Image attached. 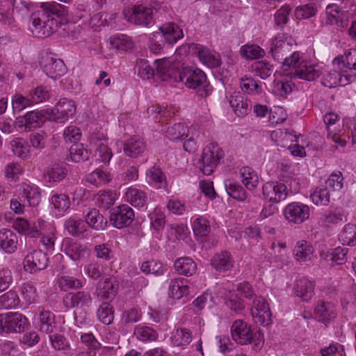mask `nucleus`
I'll return each mask as SVG.
<instances>
[{
  "instance_id": "f257e3e1",
  "label": "nucleus",
  "mask_w": 356,
  "mask_h": 356,
  "mask_svg": "<svg viewBox=\"0 0 356 356\" xmlns=\"http://www.w3.org/2000/svg\"><path fill=\"white\" fill-rule=\"evenodd\" d=\"M233 340L240 345L253 344L254 349L260 350L264 344V335L259 331L253 332L243 320H236L231 326Z\"/></svg>"
},
{
  "instance_id": "f03ea898",
  "label": "nucleus",
  "mask_w": 356,
  "mask_h": 356,
  "mask_svg": "<svg viewBox=\"0 0 356 356\" xmlns=\"http://www.w3.org/2000/svg\"><path fill=\"white\" fill-rule=\"evenodd\" d=\"M40 10L37 13H33L30 17L29 29L32 33L38 37L37 31L39 28H44V20L47 17L56 15L57 17H65L67 14V8L56 1H49L42 3L40 6Z\"/></svg>"
},
{
  "instance_id": "7ed1b4c3",
  "label": "nucleus",
  "mask_w": 356,
  "mask_h": 356,
  "mask_svg": "<svg viewBox=\"0 0 356 356\" xmlns=\"http://www.w3.org/2000/svg\"><path fill=\"white\" fill-rule=\"evenodd\" d=\"M178 81L182 82L187 88H199V95L207 97L212 90V86L207 82L205 73L200 69H191L185 67L180 71Z\"/></svg>"
},
{
  "instance_id": "20e7f679",
  "label": "nucleus",
  "mask_w": 356,
  "mask_h": 356,
  "mask_svg": "<svg viewBox=\"0 0 356 356\" xmlns=\"http://www.w3.org/2000/svg\"><path fill=\"white\" fill-rule=\"evenodd\" d=\"M283 60L282 68L284 71L291 68L295 70V72L293 73V77L310 81L315 80L321 75L320 71L316 70L314 66L303 65V60L299 51L293 52Z\"/></svg>"
},
{
  "instance_id": "39448f33",
  "label": "nucleus",
  "mask_w": 356,
  "mask_h": 356,
  "mask_svg": "<svg viewBox=\"0 0 356 356\" xmlns=\"http://www.w3.org/2000/svg\"><path fill=\"white\" fill-rule=\"evenodd\" d=\"M223 156L222 149L216 143H210L203 149L200 160V169L204 175H211Z\"/></svg>"
},
{
  "instance_id": "423d86ee",
  "label": "nucleus",
  "mask_w": 356,
  "mask_h": 356,
  "mask_svg": "<svg viewBox=\"0 0 356 356\" xmlns=\"http://www.w3.org/2000/svg\"><path fill=\"white\" fill-rule=\"evenodd\" d=\"M156 9L146 3H136L129 10L128 21L136 25L149 26L154 24Z\"/></svg>"
},
{
  "instance_id": "0eeeda50",
  "label": "nucleus",
  "mask_w": 356,
  "mask_h": 356,
  "mask_svg": "<svg viewBox=\"0 0 356 356\" xmlns=\"http://www.w3.org/2000/svg\"><path fill=\"white\" fill-rule=\"evenodd\" d=\"M28 325L25 316L17 312L0 314V333L21 332Z\"/></svg>"
},
{
  "instance_id": "6e6552de",
  "label": "nucleus",
  "mask_w": 356,
  "mask_h": 356,
  "mask_svg": "<svg viewBox=\"0 0 356 356\" xmlns=\"http://www.w3.org/2000/svg\"><path fill=\"white\" fill-rule=\"evenodd\" d=\"M262 195L266 200L277 204L286 199L289 190L285 184L281 181H270L263 185Z\"/></svg>"
},
{
  "instance_id": "1a4fd4ad",
  "label": "nucleus",
  "mask_w": 356,
  "mask_h": 356,
  "mask_svg": "<svg viewBox=\"0 0 356 356\" xmlns=\"http://www.w3.org/2000/svg\"><path fill=\"white\" fill-rule=\"evenodd\" d=\"M76 110V106L73 100L63 98L51 110L49 118L51 121L65 122L75 114Z\"/></svg>"
},
{
  "instance_id": "9d476101",
  "label": "nucleus",
  "mask_w": 356,
  "mask_h": 356,
  "mask_svg": "<svg viewBox=\"0 0 356 356\" xmlns=\"http://www.w3.org/2000/svg\"><path fill=\"white\" fill-rule=\"evenodd\" d=\"M134 218V210L127 204H121L112 209L110 221L115 227L122 229L129 226Z\"/></svg>"
},
{
  "instance_id": "9b49d317",
  "label": "nucleus",
  "mask_w": 356,
  "mask_h": 356,
  "mask_svg": "<svg viewBox=\"0 0 356 356\" xmlns=\"http://www.w3.org/2000/svg\"><path fill=\"white\" fill-rule=\"evenodd\" d=\"M283 212L289 222L301 224L309 218L310 209L307 204L294 202L288 204Z\"/></svg>"
},
{
  "instance_id": "f8f14e48",
  "label": "nucleus",
  "mask_w": 356,
  "mask_h": 356,
  "mask_svg": "<svg viewBox=\"0 0 356 356\" xmlns=\"http://www.w3.org/2000/svg\"><path fill=\"white\" fill-rule=\"evenodd\" d=\"M40 65L45 74L54 79L60 77L66 72V66L63 61L51 54H47L42 58Z\"/></svg>"
},
{
  "instance_id": "ddd939ff",
  "label": "nucleus",
  "mask_w": 356,
  "mask_h": 356,
  "mask_svg": "<svg viewBox=\"0 0 356 356\" xmlns=\"http://www.w3.org/2000/svg\"><path fill=\"white\" fill-rule=\"evenodd\" d=\"M251 314L257 324L268 325L271 323L269 305L263 297H255L252 300Z\"/></svg>"
},
{
  "instance_id": "4468645a",
  "label": "nucleus",
  "mask_w": 356,
  "mask_h": 356,
  "mask_svg": "<svg viewBox=\"0 0 356 356\" xmlns=\"http://www.w3.org/2000/svg\"><path fill=\"white\" fill-rule=\"evenodd\" d=\"M49 258L42 250H33L29 253L24 259V270L31 273L43 270L48 266Z\"/></svg>"
},
{
  "instance_id": "2eb2a0df",
  "label": "nucleus",
  "mask_w": 356,
  "mask_h": 356,
  "mask_svg": "<svg viewBox=\"0 0 356 356\" xmlns=\"http://www.w3.org/2000/svg\"><path fill=\"white\" fill-rule=\"evenodd\" d=\"M156 63V76L161 81H166L172 80L178 81L180 76V71L175 64L170 60L162 59L155 61Z\"/></svg>"
},
{
  "instance_id": "dca6fc26",
  "label": "nucleus",
  "mask_w": 356,
  "mask_h": 356,
  "mask_svg": "<svg viewBox=\"0 0 356 356\" xmlns=\"http://www.w3.org/2000/svg\"><path fill=\"white\" fill-rule=\"evenodd\" d=\"M287 35L282 33L272 40L270 54L275 60H282L291 51V44L287 41Z\"/></svg>"
},
{
  "instance_id": "f3484780",
  "label": "nucleus",
  "mask_w": 356,
  "mask_h": 356,
  "mask_svg": "<svg viewBox=\"0 0 356 356\" xmlns=\"http://www.w3.org/2000/svg\"><path fill=\"white\" fill-rule=\"evenodd\" d=\"M119 289V282L114 276H109L99 282L97 293L103 299H113Z\"/></svg>"
},
{
  "instance_id": "a211bd4d",
  "label": "nucleus",
  "mask_w": 356,
  "mask_h": 356,
  "mask_svg": "<svg viewBox=\"0 0 356 356\" xmlns=\"http://www.w3.org/2000/svg\"><path fill=\"white\" fill-rule=\"evenodd\" d=\"M314 315L316 319L326 324L336 318V307L330 302L318 300L314 309Z\"/></svg>"
},
{
  "instance_id": "6ab92c4d",
  "label": "nucleus",
  "mask_w": 356,
  "mask_h": 356,
  "mask_svg": "<svg viewBox=\"0 0 356 356\" xmlns=\"http://www.w3.org/2000/svg\"><path fill=\"white\" fill-rule=\"evenodd\" d=\"M44 120V115L42 111H33L17 118V123L19 127H24V131H29L32 129L42 126Z\"/></svg>"
},
{
  "instance_id": "aec40b11",
  "label": "nucleus",
  "mask_w": 356,
  "mask_h": 356,
  "mask_svg": "<svg viewBox=\"0 0 356 356\" xmlns=\"http://www.w3.org/2000/svg\"><path fill=\"white\" fill-rule=\"evenodd\" d=\"M92 303L89 292L80 291L76 293H68L63 298V304L67 308L88 307Z\"/></svg>"
},
{
  "instance_id": "412c9836",
  "label": "nucleus",
  "mask_w": 356,
  "mask_h": 356,
  "mask_svg": "<svg viewBox=\"0 0 356 356\" xmlns=\"http://www.w3.org/2000/svg\"><path fill=\"white\" fill-rule=\"evenodd\" d=\"M355 78V76L351 74L342 75L339 72L332 70L323 76L321 82L324 86L331 88L338 86H346L353 81Z\"/></svg>"
},
{
  "instance_id": "4be33fe9",
  "label": "nucleus",
  "mask_w": 356,
  "mask_h": 356,
  "mask_svg": "<svg viewBox=\"0 0 356 356\" xmlns=\"http://www.w3.org/2000/svg\"><path fill=\"white\" fill-rule=\"evenodd\" d=\"M229 104L238 117L247 115L251 111V102L240 92H234L229 98Z\"/></svg>"
},
{
  "instance_id": "5701e85b",
  "label": "nucleus",
  "mask_w": 356,
  "mask_h": 356,
  "mask_svg": "<svg viewBox=\"0 0 356 356\" xmlns=\"http://www.w3.org/2000/svg\"><path fill=\"white\" fill-rule=\"evenodd\" d=\"M146 149V144L143 138L133 136L123 143V151L125 155L137 158Z\"/></svg>"
},
{
  "instance_id": "b1692460",
  "label": "nucleus",
  "mask_w": 356,
  "mask_h": 356,
  "mask_svg": "<svg viewBox=\"0 0 356 356\" xmlns=\"http://www.w3.org/2000/svg\"><path fill=\"white\" fill-rule=\"evenodd\" d=\"M18 245L17 235L10 229L0 230V247L8 254H12L17 250Z\"/></svg>"
},
{
  "instance_id": "393cba45",
  "label": "nucleus",
  "mask_w": 356,
  "mask_h": 356,
  "mask_svg": "<svg viewBox=\"0 0 356 356\" xmlns=\"http://www.w3.org/2000/svg\"><path fill=\"white\" fill-rule=\"evenodd\" d=\"M315 284L306 277L300 278L296 281L294 291L297 296L303 301H308L314 294Z\"/></svg>"
},
{
  "instance_id": "a878e982",
  "label": "nucleus",
  "mask_w": 356,
  "mask_h": 356,
  "mask_svg": "<svg viewBox=\"0 0 356 356\" xmlns=\"http://www.w3.org/2000/svg\"><path fill=\"white\" fill-rule=\"evenodd\" d=\"M159 32L165 40L169 44H174L183 38L184 34L180 27L174 22L163 24L159 28Z\"/></svg>"
},
{
  "instance_id": "bb28decb",
  "label": "nucleus",
  "mask_w": 356,
  "mask_h": 356,
  "mask_svg": "<svg viewBox=\"0 0 356 356\" xmlns=\"http://www.w3.org/2000/svg\"><path fill=\"white\" fill-rule=\"evenodd\" d=\"M20 189L22 190L21 197L24 198V200L26 201L29 206L35 207L39 204L40 193L38 186L29 183H22L20 184Z\"/></svg>"
},
{
  "instance_id": "cd10ccee",
  "label": "nucleus",
  "mask_w": 356,
  "mask_h": 356,
  "mask_svg": "<svg viewBox=\"0 0 356 356\" xmlns=\"http://www.w3.org/2000/svg\"><path fill=\"white\" fill-rule=\"evenodd\" d=\"M314 248L310 243L301 240L297 242L293 252L295 259L299 262L310 261L313 257Z\"/></svg>"
},
{
  "instance_id": "c85d7f7f",
  "label": "nucleus",
  "mask_w": 356,
  "mask_h": 356,
  "mask_svg": "<svg viewBox=\"0 0 356 356\" xmlns=\"http://www.w3.org/2000/svg\"><path fill=\"white\" fill-rule=\"evenodd\" d=\"M234 261L228 251L216 254L211 259L212 266L218 271H227L234 266Z\"/></svg>"
},
{
  "instance_id": "c756f323",
  "label": "nucleus",
  "mask_w": 356,
  "mask_h": 356,
  "mask_svg": "<svg viewBox=\"0 0 356 356\" xmlns=\"http://www.w3.org/2000/svg\"><path fill=\"white\" fill-rule=\"evenodd\" d=\"M124 198L132 206L138 208L145 207L148 201V197L143 191L134 187L127 188Z\"/></svg>"
},
{
  "instance_id": "7c9ffc66",
  "label": "nucleus",
  "mask_w": 356,
  "mask_h": 356,
  "mask_svg": "<svg viewBox=\"0 0 356 356\" xmlns=\"http://www.w3.org/2000/svg\"><path fill=\"white\" fill-rule=\"evenodd\" d=\"M188 281L183 278H176L170 281L169 296L174 299H181L189 293Z\"/></svg>"
},
{
  "instance_id": "2f4dec72",
  "label": "nucleus",
  "mask_w": 356,
  "mask_h": 356,
  "mask_svg": "<svg viewBox=\"0 0 356 356\" xmlns=\"http://www.w3.org/2000/svg\"><path fill=\"white\" fill-rule=\"evenodd\" d=\"M344 212L339 209L325 211L318 220V224L324 227H330L343 221Z\"/></svg>"
},
{
  "instance_id": "473e14b6",
  "label": "nucleus",
  "mask_w": 356,
  "mask_h": 356,
  "mask_svg": "<svg viewBox=\"0 0 356 356\" xmlns=\"http://www.w3.org/2000/svg\"><path fill=\"white\" fill-rule=\"evenodd\" d=\"M63 247L65 254L74 261L83 258L86 252V247L84 245L71 240L65 241Z\"/></svg>"
},
{
  "instance_id": "72a5a7b5",
  "label": "nucleus",
  "mask_w": 356,
  "mask_h": 356,
  "mask_svg": "<svg viewBox=\"0 0 356 356\" xmlns=\"http://www.w3.org/2000/svg\"><path fill=\"white\" fill-rule=\"evenodd\" d=\"M146 177L148 182L156 188L165 189L168 186L165 177L161 168L152 166L147 170Z\"/></svg>"
},
{
  "instance_id": "f704fd0d",
  "label": "nucleus",
  "mask_w": 356,
  "mask_h": 356,
  "mask_svg": "<svg viewBox=\"0 0 356 356\" xmlns=\"http://www.w3.org/2000/svg\"><path fill=\"white\" fill-rule=\"evenodd\" d=\"M198 56L200 61L210 68L218 67L221 64L219 54L208 48L204 47L199 49Z\"/></svg>"
},
{
  "instance_id": "c9c22d12",
  "label": "nucleus",
  "mask_w": 356,
  "mask_h": 356,
  "mask_svg": "<svg viewBox=\"0 0 356 356\" xmlns=\"http://www.w3.org/2000/svg\"><path fill=\"white\" fill-rule=\"evenodd\" d=\"M61 17L56 15L47 17L43 29L40 27L39 31H37L38 38H47L56 32L61 24Z\"/></svg>"
},
{
  "instance_id": "e433bc0d",
  "label": "nucleus",
  "mask_w": 356,
  "mask_h": 356,
  "mask_svg": "<svg viewBox=\"0 0 356 356\" xmlns=\"http://www.w3.org/2000/svg\"><path fill=\"white\" fill-rule=\"evenodd\" d=\"M29 145L22 138H16L10 142V149L16 156L26 160L30 157Z\"/></svg>"
},
{
  "instance_id": "4c0bfd02",
  "label": "nucleus",
  "mask_w": 356,
  "mask_h": 356,
  "mask_svg": "<svg viewBox=\"0 0 356 356\" xmlns=\"http://www.w3.org/2000/svg\"><path fill=\"white\" fill-rule=\"evenodd\" d=\"M67 173L65 163H54L46 170L44 177L49 181H60L65 177Z\"/></svg>"
},
{
  "instance_id": "58836bf2",
  "label": "nucleus",
  "mask_w": 356,
  "mask_h": 356,
  "mask_svg": "<svg viewBox=\"0 0 356 356\" xmlns=\"http://www.w3.org/2000/svg\"><path fill=\"white\" fill-rule=\"evenodd\" d=\"M241 181L248 190L254 189L259 184L257 172L248 166L243 167L239 172Z\"/></svg>"
},
{
  "instance_id": "ea45409f",
  "label": "nucleus",
  "mask_w": 356,
  "mask_h": 356,
  "mask_svg": "<svg viewBox=\"0 0 356 356\" xmlns=\"http://www.w3.org/2000/svg\"><path fill=\"white\" fill-rule=\"evenodd\" d=\"M174 266L179 274L186 276L193 275L197 270L196 264L189 257L177 259L175 262Z\"/></svg>"
},
{
  "instance_id": "a19ab883",
  "label": "nucleus",
  "mask_w": 356,
  "mask_h": 356,
  "mask_svg": "<svg viewBox=\"0 0 356 356\" xmlns=\"http://www.w3.org/2000/svg\"><path fill=\"white\" fill-rule=\"evenodd\" d=\"M225 188L230 197L238 201H245L247 197L245 190L234 180H226L225 181Z\"/></svg>"
},
{
  "instance_id": "79ce46f5",
  "label": "nucleus",
  "mask_w": 356,
  "mask_h": 356,
  "mask_svg": "<svg viewBox=\"0 0 356 356\" xmlns=\"http://www.w3.org/2000/svg\"><path fill=\"white\" fill-rule=\"evenodd\" d=\"M85 218L86 224L97 230L103 229L107 224L106 219L96 209H90Z\"/></svg>"
},
{
  "instance_id": "37998d69",
  "label": "nucleus",
  "mask_w": 356,
  "mask_h": 356,
  "mask_svg": "<svg viewBox=\"0 0 356 356\" xmlns=\"http://www.w3.org/2000/svg\"><path fill=\"white\" fill-rule=\"evenodd\" d=\"M40 330L44 333H51L56 327L54 314L49 310L40 312L39 317Z\"/></svg>"
},
{
  "instance_id": "c03bdc74",
  "label": "nucleus",
  "mask_w": 356,
  "mask_h": 356,
  "mask_svg": "<svg viewBox=\"0 0 356 356\" xmlns=\"http://www.w3.org/2000/svg\"><path fill=\"white\" fill-rule=\"evenodd\" d=\"M330 191L325 186L316 187L311 193L310 198L316 206H326L330 201Z\"/></svg>"
},
{
  "instance_id": "a18cd8bd",
  "label": "nucleus",
  "mask_w": 356,
  "mask_h": 356,
  "mask_svg": "<svg viewBox=\"0 0 356 356\" xmlns=\"http://www.w3.org/2000/svg\"><path fill=\"white\" fill-rule=\"evenodd\" d=\"M24 172V168L18 162H10L7 163L3 168V174L7 181L10 182H17L19 176Z\"/></svg>"
},
{
  "instance_id": "49530a36",
  "label": "nucleus",
  "mask_w": 356,
  "mask_h": 356,
  "mask_svg": "<svg viewBox=\"0 0 356 356\" xmlns=\"http://www.w3.org/2000/svg\"><path fill=\"white\" fill-rule=\"evenodd\" d=\"M338 120V115L332 112L327 113L323 116V121L327 125V136L330 137L334 143H338L343 147L346 145V141L344 139L341 138L340 134L332 133L330 129V126L334 124L335 122Z\"/></svg>"
},
{
  "instance_id": "de8ad7c7",
  "label": "nucleus",
  "mask_w": 356,
  "mask_h": 356,
  "mask_svg": "<svg viewBox=\"0 0 356 356\" xmlns=\"http://www.w3.org/2000/svg\"><path fill=\"white\" fill-rule=\"evenodd\" d=\"M69 152L70 159L76 163L87 161L90 156V152L85 148L83 144L79 143L72 145Z\"/></svg>"
},
{
  "instance_id": "09e8293b",
  "label": "nucleus",
  "mask_w": 356,
  "mask_h": 356,
  "mask_svg": "<svg viewBox=\"0 0 356 356\" xmlns=\"http://www.w3.org/2000/svg\"><path fill=\"white\" fill-rule=\"evenodd\" d=\"M165 134L171 140H183L188 136V129L184 123H176L168 127Z\"/></svg>"
},
{
  "instance_id": "8fccbe9b",
  "label": "nucleus",
  "mask_w": 356,
  "mask_h": 356,
  "mask_svg": "<svg viewBox=\"0 0 356 356\" xmlns=\"http://www.w3.org/2000/svg\"><path fill=\"white\" fill-rule=\"evenodd\" d=\"M86 180L87 182L97 186L108 183L111 180V176L110 173L102 169H96L86 176Z\"/></svg>"
},
{
  "instance_id": "3c124183",
  "label": "nucleus",
  "mask_w": 356,
  "mask_h": 356,
  "mask_svg": "<svg viewBox=\"0 0 356 356\" xmlns=\"http://www.w3.org/2000/svg\"><path fill=\"white\" fill-rule=\"evenodd\" d=\"M65 227L71 235L75 236H79L86 231V223L81 219L77 220L72 217L65 220Z\"/></svg>"
},
{
  "instance_id": "603ef678",
  "label": "nucleus",
  "mask_w": 356,
  "mask_h": 356,
  "mask_svg": "<svg viewBox=\"0 0 356 356\" xmlns=\"http://www.w3.org/2000/svg\"><path fill=\"white\" fill-rule=\"evenodd\" d=\"M339 240L343 245H356V226L350 223L345 225L339 235Z\"/></svg>"
},
{
  "instance_id": "864d4df0",
  "label": "nucleus",
  "mask_w": 356,
  "mask_h": 356,
  "mask_svg": "<svg viewBox=\"0 0 356 356\" xmlns=\"http://www.w3.org/2000/svg\"><path fill=\"white\" fill-rule=\"evenodd\" d=\"M251 71L257 76L265 79L273 73V66L266 60H259L252 64Z\"/></svg>"
},
{
  "instance_id": "5fc2aeb1",
  "label": "nucleus",
  "mask_w": 356,
  "mask_h": 356,
  "mask_svg": "<svg viewBox=\"0 0 356 356\" xmlns=\"http://www.w3.org/2000/svg\"><path fill=\"white\" fill-rule=\"evenodd\" d=\"M134 335L142 341H152L158 338V333L153 328L147 326L138 325L134 329Z\"/></svg>"
},
{
  "instance_id": "6e6d98bb",
  "label": "nucleus",
  "mask_w": 356,
  "mask_h": 356,
  "mask_svg": "<svg viewBox=\"0 0 356 356\" xmlns=\"http://www.w3.org/2000/svg\"><path fill=\"white\" fill-rule=\"evenodd\" d=\"M192 339L191 332L186 328H179L173 333L171 337L172 343L176 346H186Z\"/></svg>"
},
{
  "instance_id": "4d7b16f0",
  "label": "nucleus",
  "mask_w": 356,
  "mask_h": 356,
  "mask_svg": "<svg viewBox=\"0 0 356 356\" xmlns=\"http://www.w3.org/2000/svg\"><path fill=\"white\" fill-rule=\"evenodd\" d=\"M111 47L119 51H127L133 47V42L130 38L126 35H120L111 38Z\"/></svg>"
},
{
  "instance_id": "13d9d810",
  "label": "nucleus",
  "mask_w": 356,
  "mask_h": 356,
  "mask_svg": "<svg viewBox=\"0 0 356 356\" xmlns=\"http://www.w3.org/2000/svg\"><path fill=\"white\" fill-rule=\"evenodd\" d=\"M325 14L327 16L326 23L328 24H337L343 18V11L336 3L327 6Z\"/></svg>"
},
{
  "instance_id": "bf43d9fd",
  "label": "nucleus",
  "mask_w": 356,
  "mask_h": 356,
  "mask_svg": "<svg viewBox=\"0 0 356 356\" xmlns=\"http://www.w3.org/2000/svg\"><path fill=\"white\" fill-rule=\"evenodd\" d=\"M59 288L64 291L74 289H79L83 286L82 282L72 276H61L57 280Z\"/></svg>"
},
{
  "instance_id": "052dcab7",
  "label": "nucleus",
  "mask_w": 356,
  "mask_h": 356,
  "mask_svg": "<svg viewBox=\"0 0 356 356\" xmlns=\"http://www.w3.org/2000/svg\"><path fill=\"white\" fill-rule=\"evenodd\" d=\"M96 204L101 208H108L113 205L115 195L111 191H100L95 196Z\"/></svg>"
},
{
  "instance_id": "680f3d73",
  "label": "nucleus",
  "mask_w": 356,
  "mask_h": 356,
  "mask_svg": "<svg viewBox=\"0 0 356 356\" xmlns=\"http://www.w3.org/2000/svg\"><path fill=\"white\" fill-rule=\"evenodd\" d=\"M140 269L146 274H153L157 276L163 275L165 271L162 263L154 259L143 262Z\"/></svg>"
},
{
  "instance_id": "e2e57ef3",
  "label": "nucleus",
  "mask_w": 356,
  "mask_h": 356,
  "mask_svg": "<svg viewBox=\"0 0 356 356\" xmlns=\"http://www.w3.org/2000/svg\"><path fill=\"white\" fill-rule=\"evenodd\" d=\"M19 302V296L13 290H10L0 296V305L5 309L15 308Z\"/></svg>"
},
{
  "instance_id": "0e129e2a",
  "label": "nucleus",
  "mask_w": 356,
  "mask_h": 356,
  "mask_svg": "<svg viewBox=\"0 0 356 356\" xmlns=\"http://www.w3.org/2000/svg\"><path fill=\"white\" fill-rule=\"evenodd\" d=\"M241 87L248 94H260L262 91L261 82L252 77L241 78Z\"/></svg>"
},
{
  "instance_id": "69168bd1",
  "label": "nucleus",
  "mask_w": 356,
  "mask_h": 356,
  "mask_svg": "<svg viewBox=\"0 0 356 356\" xmlns=\"http://www.w3.org/2000/svg\"><path fill=\"white\" fill-rule=\"evenodd\" d=\"M151 220V225L156 231H160L163 229L165 224V216L161 208H155L152 212L149 214Z\"/></svg>"
},
{
  "instance_id": "338daca9",
  "label": "nucleus",
  "mask_w": 356,
  "mask_h": 356,
  "mask_svg": "<svg viewBox=\"0 0 356 356\" xmlns=\"http://www.w3.org/2000/svg\"><path fill=\"white\" fill-rule=\"evenodd\" d=\"M97 314L99 320L105 325L111 324L114 318L112 307L108 302H103L99 307Z\"/></svg>"
},
{
  "instance_id": "774afa93",
  "label": "nucleus",
  "mask_w": 356,
  "mask_h": 356,
  "mask_svg": "<svg viewBox=\"0 0 356 356\" xmlns=\"http://www.w3.org/2000/svg\"><path fill=\"white\" fill-rule=\"evenodd\" d=\"M240 52L241 56L248 60L257 59L264 55V51L260 47L254 44L243 46Z\"/></svg>"
}]
</instances>
